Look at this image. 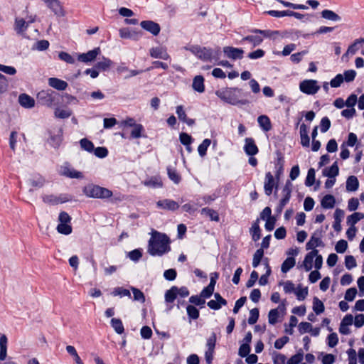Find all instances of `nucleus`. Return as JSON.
<instances>
[{"mask_svg": "<svg viewBox=\"0 0 364 364\" xmlns=\"http://www.w3.org/2000/svg\"><path fill=\"white\" fill-rule=\"evenodd\" d=\"M101 54V49L100 47L95 48L92 50H88L87 53L77 54V60L85 64L93 63L97 59V56Z\"/></svg>", "mask_w": 364, "mask_h": 364, "instance_id": "6", "label": "nucleus"}, {"mask_svg": "<svg viewBox=\"0 0 364 364\" xmlns=\"http://www.w3.org/2000/svg\"><path fill=\"white\" fill-rule=\"evenodd\" d=\"M278 182L274 181V178L271 172H267L265 175V180L264 184V189L267 196H270L272 193L274 187L277 188Z\"/></svg>", "mask_w": 364, "mask_h": 364, "instance_id": "13", "label": "nucleus"}, {"mask_svg": "<svg viewBox=\"0 0 364 364\" xmlns=\"http://www.w3.org/2000/svg\"><path fill=\"white\" fill-rule=\"evenodd\" d=\"M317 253H318V250H313L306 255L302 266L306 272H309L312 269L313 260Z\"/></svg>", "mask_w": 364, "mask_h": 364, "instance_id": "18", "label": "nucleus"}, {"mask_svg": "<svg viewBox=\"0 0 364 364\" xmlns=\"http://www.w3.org/2000/svg\"><path fill=\"white\" fill-rule=\"evenodd\" d=\"M323 175L328 178H335L339 174V168L337 161H335L329 168L323 170Z\"/></svg>", "mask_w": 364, "mask_h": 364, "instance_id": "25", "label": "nucleus"}, {"mask_svg": "<svg viewBox=\"0 0 364 364\" xmlns=\"http://www.w3.org/2000/svg\"><path fill=\"white\" fill-rule=\"evenodd\" d=\"M257 122L259 126L264 131H269L271 129V122L269 118L266 115H261L258 117Z\"/></svg>", "mask_w": 364, "mask_h": 364, "instance_id": "39", "label": "nucleus"}, {"mask_svg": "<svg viewBox=\"0 0 364 364\" xmlns=\"http://www.w3.org/2000/svg\"><path fill=\"white\" fill-rule=\"evenodd\" d=\"M56 229L59 233L65 235H70L73 231L72 226L69 223H59Z\"/></svg>", "mask_w": 364, "mask_h": 364, "instance_id": "45", "label": "nucleus"}, {"mask_svg": "<svg viewBox=\"0 0 364 364\" xmlns=\"http://www.w3.org/2000/svg\"><path fill=\"white\" fill-rule=\"evenodd\" d=\"M277 158L275 162V168H277V171L275 176L277 180H279L280 175L283 173L284 160L283 155L280 152L277 151Z\"/></svg>", "mask_w": 364, "mask_h": 364, "instance_id": "27", "label": "nucleus"}, {"mask_svg": "<svg viewBox=\"0 0 364 364\" xmlns=\"http://www.w3.org/2000/svg\"><path fill=\"white\" fill-rule=\"evenodd\" d=\"M48 85L58 91H63L66 90L68 84L67 82L57 77H50L48 79Z\"/></svg>", "mask_w": 364, "mask_h": 364, "instance_id": "16", "label": "nucleus"}, {"mask_svg": "<svg viewBox=\"0 0 364 364\" xmlns=\"http://www.w3.org/2000/svg\"><path fill=\"white\" fill-rule=\"evenodd\" d=\"M186 312L190 321L191 320H196L199 318V310L193 305H188L186 306Z\"/></svg>", "mask_w": 364, "mask_h": 364, "instance_id": "38", "label": "nucleus"}, {"mask_svg": "<svg viewBox=\"0 0 364 364\" xmlns=\"http://www.w3.org/2000/svg\"><path fill=\"white\" fill-rule=\"evenodd\" d=\"M63 175L70 178H81L83 176L81 172L68 167L64 168Z\"/></svg>", "mask_w": 364, "mask_h": 364, "instance_id": "42", "label": "nucleus"}, {"mask_svg": "<svg viewBox=\"0 0 364 364\" xmlns=\"http://www.w3.org/2000/svg\"><path fill=\"white\" fill-rule=\"evenodd\" d=\"M358 291L355 287H351L346 290L345 294V299L348 301H352L355 298Z\"/></svg>", "mask_w": 364, "mask_h": 364, "instance_id": "63", "label": "nucleus"}, {"mask_svg": "<svg viewBox=\"0 0 364 364\" xmlns=\"http://www.w3.org/2000/svg\"><path fill=\"white\" fill-rule=\"evenodd\" d=\"M43 201L46 203H48L52 205H58V196L50 194V195H45L42 197Z\"/></svg>", "mask_w": 364, "mask_h": 364, "instance_id": "62", "label": "nucleus"}, {"mask_svg": "<svg viewBox=\"0 0 364 364\" xmlns=\"http://www.w3.org/2000/svg\"><path fill=\"white\" fill-rule=\"evenodd\" d=\"M72 114V112L69 109H62L57 108L55 111V115L60 119H67Z\"/></svg>", "mask_w": 364, "mask_h": 364, "instance_id": "59", "label": "nucleus"}, {"mask_svg": "<svg viewBox=\"0 0 364 364\" xmlns=\"http://www.w3.org/2000/svg\"><path fill=\"white\" fill-rule=\"evenodd\" d=\"M250 234L253 241L257 242L261 237V229L259 225V219L257 218L252 225Z\"/></svg>", "mask_w": 364, "mask_h": 364, "instance_id": "28", "label": "nucleus"}, {"mask_svg": "<svg viewBox=\"0 0 364 364\" xmlns=\"http://www.w3.org/2000/svg\"><path fill=\"white\" fill-rule=\"evenodd\" d=\"M245 41L249 42L252 45L253 47H256L262 43L263 38L261 36L249 35L244 37L241 41V42Z\"/></svg>", "mask_w": 364, "mask_h": 364, "instance_id": "35", "label": "nucleus"}, {"mask_svg": "<svg viewBox=\"0 0 364 364\" xmlns=\"http://www.w3.org/2000/svg\"><path fill=\"white\" fill-rule=\"evenodd\" d=\"M28 23L23 18H16L14 30L17 34H23L28 28Z\"/></svg>", "mask_w": 364, "mask_h": 364, "instance_id": "26", "label": "nucleus"}, {"mask_svg": "<svg viewBox=\"0 0 364 364\" xmlns=\"http://www.w3.org/2000/svg\"><path fill=\"white\" fill-rule=\"evenodd\" d=\"M304 358L302 349H299L297 353L292 355L287 361V364H299Z\"/></svg>", "mask_w": 364, "mask_h": 364, "instance_id": "44", "label": "nucleus"}, {"mask_svg": "<svg viewBox=\"0 0 364 364\" xmlns=\"http://www.w3.org/2000/svg\"><path fill=\"white\" fill-rule=\"evenodd\" d=\"M156 206L161 209L172 211L176 210L179 208L178 203L171 199H164L159 200L156 203Z\"/></svg>", "mask_w": 364, "mask_h": 364, "instance_id": "15", "label": "nucleus"}, {"mask_svg": "<svg viewBox=\"0 0 364 364\" xmlns=\"http://www.w3.org/2000/svg\"><path fill=\"white\" fill-rule=\"evenodd\" d=\"M264 256V250L262 248H259L256 250L253 255V259H252V266L254 267H258L259 263L261 262L262 259Z\"/></svg>", "mask_w": 364, "mask_h": 364, "instance_id": "47", "label": "nucleus"}, {"mask_svg": "<svg viewBox=\"0 0 364 364\" xmlns=\"http://www.w3.org/2000/svg\"><path fill=\"white\" fill-rule=\"evenodd\" d=\"M18 102L24 108L30 109L35 106V100L30 95L22 93L18 97Z\"/></svg>", "mask_w": 364, "mask_h": 364, "instance_id": "17", "label": "nucleus"}, {"mask_svg": "<svg viewBox=\"0 0 364 364\" xmlns=\"http://www.w3.org/2000/svg\"><path fill=\"white\" fill-rule=\"evenodd\" d=\"M46 183V179L40 174H36L28 179V183L35 188H42Z\"/></svg>", "mask_w": 364, "mask_h": 364, "instance_id": "30", "label": "nucleus"}, {"mask_svg": "<svg viewBox=\"0 0 364 364\" xmlns=\"http://www.w3.org/2000/svg\"><path fill=\"white\" fill-rule=\"evenodd\" d=\"M58 58L61 60H63L69 64H74L75 63V60L73 58V56L70 54H69L68 53L65 52V51L60 52L58 54Z\"/></svg>", "mask_w": 364, "mask_h": 364, "instance_id": "58", "label": "nucleus"}, {"mask_svg": "<svg viewBox=\"0 0 364 364\" xmlns=\"http://www.w3.org/2000/svg\"><path fill=\"white\" fill-rule=\"evenodd\" d=\"M308 292V287L301 289V285H299L295 289L294 294H296L298 300L302 301L306 298Z\"/></svg>", "mask_w": 364, "mask_h": 364, "instance_id": "51", "label": "nucleus"}, {"mask_svg": "<svg viewBox=\"0 0 364 364\" xmlns=\"http://www.w3.org/2000/svg\"><path fill=\"white\" fill-rule=\"evenodd\" d=\"M111 294L114 296H128L131 297V294L129 290L124 289L123 287H116L114 289Z\"/></svg>", "mask_w": 364, "mask_h": 364, "instance_id": "53", "label": "nucleus"}, {"mask_svg": "<svg viewBox=\"0 0 364 364\" xmlns=\"http://www.w3.org/2000/svg\"><path fill=\"white\" fill-rule=\"evenodd\" d=\"M202 213L208 216L211 220H213V221L219 220V215H218V212L213 209H210L208 208H204L202 209Z\"/></svg>", "mask_w": 364, "mask_h": 364, "instance_id": "50", "label": "nucleus"}, {"mask_svg": "<svg viewBox=\"0 0 364 364\" xmlns=\"http://www.w3.org/2000/svg\"><path fill=\"white\" fill-rule=\"evenodd\" d=\"M142 183L147 187H151L153 188H161L163 186L162 181L158 176H151L144 181Z\"/></svg>", "mask_w": 364, "mask_h": 364, "instance_id": "21", "label": "nucleus"}, {"mask_svg": "<svg viewBox=\"0 0 364 364\" xmlns=\"http://www.w3.org/2000/svg\"><path fill=\"white\" fill-rule=\"evenodd\" d=\"M143 252L140 248L134 249L128 252L127 257L133 262H137L142 257Z\"/></svg>", "mask_w": 364, "mask_h": 364, "instance_id": "41", "label": "nucleus"}, {"mask_svg": "<svg viewBox=\"0 0 364 364\" xmlns=\"http://www.w3.org/2000/svg\"><path fill=\"white\" fill-rule=\"evenodd\" d=\"M36 97L38 104L51 107L60 103V94L50 89L43 90L38 92Z\"/></svg>", "mask_w": 364, "mask_h": 364, "instance_id": "3", "label": "nucleus"}, {"mask_svg": "<svg viewBox=\"0 0 364 364\" xmlns=\"http://www.w3.org/2000/svg\"><path fill=\"white\" fill-rule=\"evenodd\" d=\"M110 324L117 334H122L124 332V325L120 318H112Z\"/></svg>", "mask_w": 364, "mask_h": 364, "instance_id": "36", "label": "nucleus"}, {"mask_svg": "<svg viewBox=\"0 0 364 364\" xmlns=\"http://www.w3.org/2000/svg\"><path fill=\"white\" fill-rule=\"evenodd\" d=\"M150 55L154 58H160L167 60L169 58V55L167 53L166 50L161 47H155L150 49Z\"/></svg>", "mask_w": 364, "mask_h": 364, "instance_id": "19", "label": "nucleus"}, {"mask_svg": "<svg viewBox=\"0 0 364 364\" xmlns=\"http://www.w3.org/2000/svg\"><path fill=\"white\" fill-rule=\"evenodd\" d=\"M53 13L58 17H63L65 12L59 0H42Z\"/></svg>", "mask_w": 364, "mask_h": 364, "instance_id": "10", "label": "nucleus"}, {"mask_svg": "<svg viewBox=\"0 0 364 364\" xmlns=\"http://www.w3.org/2000/svg\"><path fill=\"white\" fill-rule=\"evenodd\" d=\"M113 64V61L109 58L102 56V60L95 64V68L97 69L98 71H107Z\"/></svg>", "mask_w": 364, "mask_h": 364, "instance_id": "20", "label": "nucleus"}, {"mask_svg": "<svg viewBox=\"0 0 364 364\" xmlns=\"http://www.w3.org/2000/svg\"><path fill=\"white\" fill-rule=\"evenodd\" d=\"M188 301L191 304H193V306H197L200 308H203L205 304V300L200 296V294L191 296L189 298Z\"/></svg>", "mask_w": 364, "mask_h": 364, "instance_id": "43", "label": "nucleus"}, {"mask_svg": "<svg viewBox=\"0 0 364 364\" xmlns=\"http://www.w3.org/2000/svg\"><path fill=\"white\" fill-rule=\"evenodd\" d=\"M363 218H364V213L355 212L348 216L346 223L350 227H355V225Z\"/></svg>", "mask_w": 364, "mask_h": 364, "instance_id": "34", "label": "nucleus"}, {"mask_svg": "<svg viewBox=\"0 0 364 364\" xmlns=\"http://www.w3.org/2000/svg\"><path fill=\"white\" fill-rule=\"evenodd\" d=\"M259 311L257 308H254L250 311V317L248 318V323L250 325H253L256 323L259 318Z\"/></svg>", "mask_w": 364, "mask_h": 364, "instance_id": "55", "label": "nucleus"}, {"mask_svg": "<svg viewBox=\"0 0 364 364\" xmlns=\"http://www.w3.org/2000/svg\"><path fill=\"white\" fill-rule=\"evenodd\" d=\"M140 26L144 30L149 32L154 36H158L161 31L160 25L151 20L142 21L140 23Z\"/></svg>", "mask_w": 364, "mask_h": 364, "instance_id": "11", "label": "nucleus"}, {"mask_svg": "<svg viewBox=\"0 0 364 364\" xmlns=\"http://www.w3.org/2000/svg\"><path fill=\"white\" fill-rule=\"evenodd\" d=\"M8 339L5 334L0 333V361L6 359L7 355Z\"/></svg>", "mask_w": 364, "mask_h": 364, "instance_id": "24", "label": "nucleus"}, {"mask_svg": "<svg viewBox=\"0 0 364 364\" xmlns=\"http://www.w3.org/2000/svg\"><path fill=\"white\" fill-rule=\"evenodd\" d=\"M132 128L129 136H146V135H142L144 128L141 124H136Z\"/></svg>", "mask_w": 364, "mask_h": 364, "instance_id": "57", "label": "nucleus"}, {"mask_svg": "<svg viewBox=\"0 0 364 364\" xmlns=\"http://www.w3.org/2000/svg\"><path fill=\"white\" fill-rule=\"evenodd\" d=\"M264 265H265L266 272H265V274H262L259 279V284L261 286H264L268 283V277L270 276V274L272 273L271 267L269 264L267 257H266L264 259Z\"/></svg>", "mask_w": 364, "mask_h": 364, "instance_id": "32", "label": "nucleus"}, {"mask_svg": "<svg viewBox=\"0 0 364 364\" xmlns=\"http://www.w3.org/2000/svg\"><path fill=\"white\" fill-rule=\"evenodd\" d=\"M347 248L348 242L345 240H340L335 246V250L338 253H344Z\"/></svg>", "mask_w": 364, "mask_h": 364, "instance_id": "61", "label": "nucleus"}, {"mask_svg": "<svg viewBox=\"0 0 364 364\" xmlns=\"http://www.w3.org/2000/svg\"><path fill=\"white\" fill-rule=\"evenodd\" d=\"M215 95L223 101L232 105L242 106L250 103L247 99L242 98L250 95V92H244L238 87L220 89L215 92Z\"/></svg>", "mask_w": 364, "mask_h": 364, "instance_id": "2", "label": "nucleus"}, {"mask_svg": "<svg viewBox=\"0 0 364 364\" xmlns=\"http://www.w3.org/2000/svg\"><path fill=\"white\" fill-rule=\"evenodd\" d=\"M131 290L133 292L134 300L144 303L146 301L144 294L137 288L131 287Z\"/></svg>", "mask_w": 364, "mask_h": 364, "instance_id": "52", "label": "nucleus"}, {"mask_svg": "<svg viewBox=\"0 0 364 364\" xmlns=\"http://www.w3.org/2000/svg\"><path fill=\"white\" fill-rule=\"evenodd\" d=\"M321 15L322 18L332 21H340L341 20V17L339 15L328 9L323 10Z\"/></svg>", "mask_w": 364, "mask_h": 364, "instance_id": "33", "label": "nucleus"}, {"mask_svg": "<svg viewBox=\"0 0 364 364\" xmlns=\"http://www.w3.org/2000/svg\"><path fill=\"white\" fill-rule=\"evenodd\" d=\"M223 53L230 59L240 60L243 58L244 50L242 48L225 46L223 48Z\"/></svg>", "mask_w": 364, "mask_h": 364, "instance_id": "12", "label": "nucleus"}, {"mask_svg": "<svg viewBox=\"0 0 364 364\" xmlns=\"http://www.w3.org/2000/svg\"><path fill=\"white\" fill-rule=\"evenodd\" d=\"M67 352L74 358L76 364H84L80 356L78 355L76 349L73 346H66Z\"/></svg>", "mask_w": 364, "mask_h": 364, "instance_id": "49", "label": "nucleus"}, {"mask_svg": "<svg viewBox=\"0 0 364 364\" xmlns=\"http://www.w3.org/2000/svg\"><path fill=\"white\" fill-rule=\"evenodd\" d=\"M244 151L247 155L250 156H255L258 153L259 149L253 138H245Z\"/></svg>", "mask_w": 364, "mask_h": 364, "instance_id": "14", "label": "nucleus"}, {"mask_svg": "<svg viewBox=\"0 0 364 364\" xmlns=\"http://www.w3.org/2000/svg\"><path fill=\"white\" fill-rule=\"evenodd\" d=\"M182 296V288H178L176 286H173L170 289L167 290L165 293V301L167 307L166 311H171L173 306L172 303L176 299L177 296Z\"/></svg>", "mask_w": 364, "mask_h": 364, "instance_id": "7", "label": "nucleus"}, {"mask_svg": "<svg viewBox=\"0 0 364 364\" xmlns=\"http://www.w3.org/2000/svg\"><path fill=\"white\" fill-rule=\"evenodd\" d=\"M80 144L82 149L88 152H92L95 148L93 143L88 140L87 138H82L80 141Z\"/></svg>", "mask_w": 364, "mask_h": 364, "instance_id": "48", "label": "nucleus"}, {"mask_svg": "<svg viewBox=\"0 0 364 364\" xmlns=\"http://www.w3.org/2000/svg\"><path fill=\"white\" fill-rule=\"evenodd\" d=\"M192 87L199 93L203 92L205 91L204 77L202 75H196L193 78Z\"/></svg>", "mask_w": 364, "mask_h": 364, "instance_id": "23", "label": "nucleus"}, {"mask_svg": "<svg viewBox=\"0 0 364 364\" xmlns=\"http://www.w3.org/2000/svg\"><path fill=\"white\" fill-rule=\"evenodd\" d=\"M250 350L251 348L250 344L242 343L239 348L238 354L240 357L245 358L250 354Z\"/></svg>", "mask_w": 364, "mask_h": 364, "instance_id": "60", "label": "nucleus"}, {"mask_svg": "<svg viewBox=\"0 0 364 364\" xmlns=\"http://www.w3.org/2000/svg\"><path fill=\"white\" fill-rule=\"evenodd\" d=\"M316 80H304L299 84L300 90L307 95H314L320 89Z\"/></svg>", "mask_w": 364, "mask_h": 364, "instance_id": "8", "label": "nucleus"}, {"mask_svg": "<svg viewBox=\"0 0 364 364\" xmlns=\"http://www.w3.org/2000/svg\"><path fill=\"white\" fill-rule=\"evenodd\" d=\"M279 309L284 311L285 310V305L284 304L279 305L278 308L271 309L268 314V321L269 324H275L279 318Z\"/></svg>", "mask_w": 364, "mask_h": 364, "instance_id": "22", "label": "nucleus"}, {"mask_svg": "<svg viewBox=\"0 0 364 364\" xmlns=\"http://www.w3.org/2000/svg\"><path fill=\"white\" fill-rule=\"evenodd\" d=\"M167 173L168 178L173 181L175 183H179L181 181L180 175L176 172V171L171 167L167 168Z\"/></svg>", "mask_w": 364, "mask_h": 364, "instance_id": "56", "label": "nucleus"}, {"mask_svg": "<svg viewBox=\"0 0 364 364\" xmlns=\"http://www.w3.org/2000/svg\"><path fill=\"white\" fill-rule=\"evenodd\" d=\"M211 141L208 138H205L203 141L198 146V151L200 156L206 155L208 147L210 145Z\"/></svg>", "mask_w": 364, "mask_h": 364, "instance_id": "46", "label": "nucleus"}, {"mask_svg": "<svg viewBox=\"0 0 364 364\" xmlns=\"http://www.w3.org/2000/svg\"><path fill=\"white\" fill-rule=\"evenodd\" d=\"M336 203L335 197L333 195H326L321 201V205L323 208L330 209L333 208Z\"/></svg>", "mask_w": 364, "mask_h": 364, "instance_id": "29", "label": "nucleus"}, {"mask_svg": "<svg viewBox=\"0 0 364 364\" xmlns=\"http://www.w3.org/2000/svg\"><path fill=\"white\" fill-rule=\"evenodd\" d=\"M296 264V260L294 257H288L282 264L281 266V271L283 273H287L289 272L291 268L294 267Z\"/></svg>", "mask_w": 364, "mask_h": 364, "instance_id": "37", "label": "nucleus"}, {"mask_svg": "<svg viewBox=\"0 0 364 364\" xmlns=\"http://www.w3.org/2000/svg\"><path fill=\"white\" fill-rule=\"evenodd\" d=\"M359 187V181L356 176H350L346 181V190L348 191L353 192L358 190Z\"/></svg>", "mask_w": 364, "mask_h": 364, "instance_id": "31", "label": "nucleus"}, {"mask_svg": "<svg viewBox=\"0 0 364 364\" xmlns=\"http://www.w3.org/2000/svg\"><path fill=\"white\" fill-rule=\"evenodd\" d=\"M313 310L317 314H321L325 310L323 303L317 297H314L313 299Z\"/></svg>", "mask_w": 364, "mask_h": 364, "instance_id": "40", "label": "nucleus"}, {"mask_svg": "<svg viewBox=\"0 0 364 364\" xmlns=\"http://www.w3.org/2000/svg\"><path fill=\"white\" fill-rule=\"evenodd\" d=\"M82 192L87 197L94 198L105 199L112 196V192L110 190L93 184H89L85 186Z\"/></svg>", "mask_w": 364, "mask_h": 364, "instance_id": "4", "label": "nucleus"}, {"mask_svg": "<svg viewBox=\"0 0 364 364\" xmlns=\"http://www.w3.org/2000/svg\"><path fill=\"white\" fill-rule=\"evenodd\" d=\"M183 48L190 50L193 55L203 61H210L211 53L210 48L201 47L198 45H192L186 46Z\"/></svg>", "mask_w": 364, "mask_h": 364, "instance_id": "5", "label": "nucleus"}, {"mask_svg": "<svg viewBox=\"0 0 364 364\" xmlns=\"http://www.w3.org/2000/svg\"><path fill=\"white\" fill-rule=\"evenodd\" d=\"M345 265L348 269H351L356 267L357 263L355 259L352 255H347L345 257Z\"/></svg>", "mask_w": 364, "mask_h": 364, "instance_id": "64", "label": "nucleus"}, {"mask_svg": "<svg viewBox=\"0 0 364 364\" xmlns=\"http://www.w3.org/2000/svg\"><path fill=\"white\" fill-rule=\"evenodd\" d=\"M170 239L164 233L153 230L148 243V252L151 256H162L171 250Z\"/></svg>", "mask_w": 364, "mask_h": 364, "instance_id": "1", "label": "nucleus"}, {"mask_svg": "<svg viewBox=\"0 0 364 364\" xmlns=\"http://www.w3.org/2000/svg\"><path fill=\"white\" fill-rule=\"evenodd\" d=\"M322 236V230H316L311 235L310 240L306 245V249L309 250H316V247H324V244L321 239Z\"/></svg>", "mask_w": 364, "mask_h": 364, "instance_id": "9", "label": "nucleus"}, {"mask_svg": "<svg viewBox=\"0 0 364 364\" xmlns=\"http://www.w3.org/2000/svg\"><path fill=\"white\" fill-rule=\"evenodd\" d=\"M315 183V170L313 168H310L308 171L307 176L305 180V185L310 187Z\"/></svg>", "mask_w": 364, "mask_h": 364, "instance_id": "54", "label": "nucleus"}]
</instances>
